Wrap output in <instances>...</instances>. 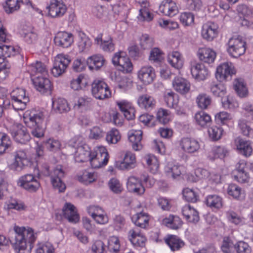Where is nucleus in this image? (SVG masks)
Wrapping results in <instances>:
<instances>
[{"instance_id": "62", "label": "nucleus", "mask_w": 253, "mask_h": 253, "mask_svg": "<svg viewBox=\"0 0 253 253\" xmlns=\"http://www.w3.org/2000/svg\"><path fill=\"white\" fill-rule=\"evenodd\" d=\"M231 119L229 114L225 112H222L215 116V120L217 124L225 125Z\"/></svg>"}, {"instance_id": "29", "label": "nucleus", "mask_w": 253, "mask_h": 253, "mask_svg": "<svg viewBox=\"0 0 253 253\" xmlns=\"http://www.w3.org/2000/svg\"><path fill=\"white\" fill-rule=\"evenodd\" d=\"M28 71L30 72L31 78L37 76H45L47 74L45 65L40 61H36L29 66Z\"/></svg>"}, {"instance_id": "25", "label": "nucleus", "mask_w": 253, "mask_h": 253, "mask_svg": "<svg viewBox=\"0 0 253 253\" xmlns=\"http://www.w3.org/2000/svg\"><path fill=\"white\" fill-rule=\"evenodd\" d=\"M95 43L100 45V48L105 52H112L115 49V44L113 43L112 38L108 35L107 40H103V34H99L95 39Z\"/></svg>"}, {"instance_id": "11", "label": "nucleus", "mask_w": 253, "mask_h": 253, "mask_svg": "<svg viewBox=\"0 0 253 253\" xmlns=\"http://www.w3.org/2000/svg\"><path fill=\"white\" fill-rule=\"evenodd\" d=\"M46 8L48 9V15L52 18L62 17L67 11L65 4L58 0H51Z\"/></svg>"}, {"instance_id": "43", "label": "nucleus", "mask_w": 253, "mask_h": 253, "mask_svg": "<svg viewBox=\"0 0 253 253\" xmlns=\"http://www.w3.org/2000/svg\"><path fill=\"white\" fill-rule=\"evenodd\" d=\"M206 203L211 209H219L222 207V199L216 195H210L207 196Z\"/></svg>"}, {"instance_id": "6", "label": "nucleus", "mask_w": 253, "mask_h": 253, "mask_svg": "<svg viewBox=\"0 0 253 253\" xmlns=\"http://www.w3.org/2000/svg\"><path fill=\"white\" fill-rule=\"evenodd\" d=\"M9 131L13 138L18 143L25 144L31 139L27 128L21 124L12 125Z\"/></svg>"}, {"instance_id": "28", "label": "nucleus", "mask_w": 253, "mask_h": 253, "mask_svg": "<svg viewBox=\"0 0 253 253\" xmlns=\"http://www.w3.org/2000/svg\"><path fill=\"white\" fill-rule=\"evenodd\" d=\"M197 56L201 61L210 64L214 62L216 57V53L210 48H202L199 49Z\"/></svg>"}, {"instance_id": "22", "label": "nucleus", "mask_w": 253, "mask_h": 253, "mask_svg": "<svg viewBox=\"0 0 253 253\" xmlns=\"http://www.w3.org/2000/svg\"><path fill=\"white\" fill-rule=\"evenodd\" d=\"M15 161L10 165L11 169L20 171L22 169L26 163L28 162L27 155L24 150H19L15 152Z\"/></svg>"}, {"instance_id": "9", "label": "nucleus", "mask_w": 253, "mask_h": 253, "mask_svg": "<svg viewBox=\"0 0 253 253\" xmlns=\"http://www.w3.org/2000/svg\"><path fill=\"white\" fill-rule=\"evenodd\" d=\"M236 70L231 63H224L216 69L215 77L220 82L231 80L232 75L236 74Z\"/></svg>"}, {"instance_id": "7", "label": "nucleus", "mask_w": 253, "mask_h": 253, "mask_svg": "<svg viewBox=\"0 0 253 253\" xmlns=\"http://www.w3.org/2000/svg\"><path fill=\"white\" fill-rule=\"evenodd\" d=\"M71 62V59L68 55L60 54L57 55L54 60L53 68L51 70L52 75L58 77L66 72Z\"/></svg>"}, {"instance_id": "50", "label": "nucleus", "mask_w": 253, "mask_h": 253, "mask_svg": "<svg viewBox=\"0 0 253 253\" xmlns=\"http://www.w3.org/2000/svg\"><path fill=\"white\" fill-rule=\"evenodd\" d=\"M196 102L199 108L206 109L211 104V97L206 94H201L197 97Z\"/></svg>"}, {"instance_id": "8", "label": "nucleus", "mask_w": 253, "mask_h": 253, "mask_svg": "<svg viewBox=\"0 0 253 253\" xmlns=\"http://www.w3.org/2000/svg\"><path fill=\"white\" fill-rule=\"evenodd\" d=\"M18 184L20 187L31 192H36L41 185L36 177L31 174H25L20 177Z\"/></svg>"}, {"instance_id": "10", "label": "nucleus", "mask_w": 253, "mask_h": 253, "mask_svg": "<svg viewBox=\"0 0 253 253\" xmlns=\"http://www.w3.org/2000/svg\"><path fill=\"white\" fill-rule=\"evenodd\" d=\"M36 89L42 94L50 93L52 85L50 81L45 76H37L32 78Z\"/></svg>"}, {"instance_id": "1", "label": "nucleus", "mask_w": 253, "mask_h": 253, "mask_svg": "<svg viewBox=\"0 0 253 253\" xmlns=\"http://www.w3.org/2000/svg\"><path fill=\"white\" fill-rule=\"evenodd\" d=\"M14 233L8 239L0 235V247L7 246L10 242L14 250L18 253H28L27 243L32 244L36 240L34 230L30 227L15 226Z\"/></svg>"}, {"instance_id": "30", "label": "nucleus", "mask_w": 253, "mask_h": 253, "mask_svg": "<svg viewBox=\"0 0 253 253\" xmlns=\"http://www.w3.org/2000/svg\"><path fill=\"white\" fill-rule=\"evenodd\" d=\"M227 192L230 196L235 200L243 201L245 199L246 193L245 191L235 184H229Z\"/></svg>"}, {"instance_id": "35", "label": "nucleus", "mask_w": 253, "mask_h": 253, "mask_svg": "<svg viewBox=\"0 0 253 253\" xmlns=\"http://www.w3.org/2000/svg\"><path fill=\"white\" fill-rule=\"evenodd\" d=\"M162 223L169 228L177 229L181 226L182 221L178 216L169 215L162 220Z\"/></svg>"}, {"instance_id": "19", "label": "nucleus", "mask_w": 253, "mask_h": 253, "mask_svg": "<svg viewBox=\"0 0 253 253\" xmlns=\"http://www.w3.org/2000/svg\"><path fill=\"white\" fill-rule=\"evenodd\" d=\"M159 10L166 16L172 17L178 12V8L172 0H164L159 6Z\"/></svg>"}, {"instance_id": "36", "label": "nucleus", "mask_w": 253, "mask_h": 253, "mask_svg": "<svg viewBox=\"0 0 253 253\" xmlns=\"http://www.w3.org/2000/svg\"><path fill=\"white\" fill-rule=\"evenodd\" d=\"M233 86L236 93L240 97L244 98L248 95V89L243 79H236Z\"/></svg>"}, {"instance_id": "42", "label": "nucleus", "mask_w": 253, "mask_h": 253, "mask_svg": "<svg viewBox=\"0 0 253 253\" xmlns=\"http://www.w3.org/2000/svg\"><path fill=\"white\" fill-rule=\"evenodd\" d=\"M168 61L173 67L176 69L181 68L183 64L181 54L177 51L169 53L168 57Z\"/></svg>"}, {"instance_id": "60", "label": "nucleus", "mask_w": 253, "mask_h": 253, "mask_svg": "<svg viewBox=\"0 0 253 253\" xmlns=\"http://www.w3.org/2000/svg\"><path fill=\"white\" fill-rule=\"evenodd\" d=\"M180 21L184 26H190L194 23V15L189 12H183L181 13Z\"/></svg>"}, {"instance_id": "37", "label": "nucleus", "mask_w": 253, "mask_h": 253, "mask_svg": "<svg viewBox=\"0 0 253 253\" xmlns=\"http://www.w3.org/2000/svg\"><path fill=\"white\" fill-rule=\"evenodd\" d=\"M105 62L104 57L100 54L90 56L87 60V64L90 69L98 70L102 67Z\"/></svg>"}, {"instance_id": "33", "label": "nucleus", "mask_w": 253, "mask_h": 253, "mask_svg": "<svg viewBox=\"0 0 253 253\" xmlns=\"http://www.w3.org/2000/svg\"><path fill=\"white\" fill-rule=\"evenodd\" d=\"M137 103L140 107L149 110L155 106L156 101L152 96L146 94L139 96Z\"/></svg>"}, {"instance_id": "17", "label": "nucleus", "mask_w": 253, "mask_h": 253, "mask_svg": "<svg viewBox=\"0 0 253 253\" xmlns=\"http://www.w3.org/2000/svg\"><path fill=\"white\" fill-rule=\"evenodd\" d=\"M192 77L198 81L205 80L209 75L208 69L201 63L194 62L191 66Z\"/></svg>"}, {"instance_id": "48", "label": "nucleus", "mask_w": 253, "mask_h": 253, "mask_svg": "<svg viewBox=\"0 0 253 253\" xmlns=\"http://www.w3.org/2000/svg\"><path fill=\"white\" fill-rule=\"evenodd\" d=\"M87 84V82L84 76L80 74L76 79H73L70 82V86L74 90H79L85 87Z\"/></svg>"}, {"instance_id": "45", "label": "nucleus", "mask_w": 253, "mask_h": 253, "mask_svg": "<svg viewBox=\"0 0 253 253\" xmlns=\"http://www.w3.org/2000/svg\"><path fill=\"white\" fill-rule=\"evenodd\" d=\"M210 90L215 97L222 98L226 94V88L221 83H212L210 85Z\"/></svg>"}, {"instance_id": "15", "label": "nucleus", "mask_w": 253, "mask_h": 253, "mask_svg": "<svg viewBox=\"0 0 253 253\" xmlns=\"http://www.w3.org/2000/svg\"><path fill=\"white\" fill-rule=\"evenodd\" d=\"M179 145L182 150L188 154L197 152L200 148L197 140L189 137L182 138L179 142Z\"/></svg>"}, {"instance_id": "5", "label": "nucleus", "mask_w": 253, "mask_h": 253, "mask_svg": "<svg viewBox=\"0 0 253 253\" xmlns=\"http://www.w3.org/2000/svg\"><path fill=\"white\" fill-rule=\"evenodd\" d=\"M91 94L97 99L104 100L111 96V92L104 81L94 80L91 84Z\"/></svg>"}, {"instance_id": "12", "label": "nucleus", "mask_w": 253, "mask_h": 253, "mask_svg": "<svg viewBox=\"0 0 253 253\" xmlns=\"http://www.w3.org/2000/svg\"><path fill=\"white\" fill-rule=\"evenodd\" d=\"M112 62L115 65L119 66V70L124 73L131 72L133 66L127 57L121 56L120 53H116L113 58Z\"/></svg>"}, {"instance_id": "23", "label": "nucleus", "mask_w": 253, "mask_h": 253, "mask_svg": "<svg viewBox=\"0 0 253 253\" xmlns=\"http://www.w3.org/2000/svg\"><path fill=\"white\" fill-rule=\"evenodd\" d=\"M217 26L214 23H208L203 26L202 36L208 41H211L217 35Z\"/></svg>"}, {"instance_id": "52", "label": "nucleus", "mask_w": 253, "mask_h": 253, "mask_svg": "<svg viewBox=\"0 0 253 253\" xmlns=\"http://www.w3.org/2000/svg\"><path fill=\"white\" fill-rule=\"evenodd\" d=\"M183 195L185 200L188 202L196 203L199 199V196L197 193L188 188L183 189Z\"/></svg>"}, {"instance_id": "26", "label": "nucleus", "mask_w": 253, "mask_h": 253, "mask_svg": "<svg viewBox=\"0 0 253 253\" xmlns=\"http://www.w3.org/2000/svg\"><path fill=\"white\" fill-rule=\"evenodd\" d=\"M165 242L172 251L180 250L184 245V242L178 237L174 235H168L164 238Z\"/></svg>"}, {"instance_id": "2", "label": "nucleus", "mask_w": 253, "mask_h": 253, "mask_svg": "<svg viewBox=\"0 0 253 253\" xmlns=\"http://www.w3.org/2000/svg\"><path fill=\"white\" fill-rule=\"evenodd\" d=\"M25 115V119L29 120L26 123L27 126L31 128V134L38 138L42 137L45 129L43 112L34 110L30 112H27Z\"/></svg>"}, {"instance_id": "40", "label": "nucleus", "mask_w": 253, "mask_h": 253, "mask_svg": "<svg viewBox=\"0 0 253 253\" xmlns=\"http://www.w3.org/2000/svg\"><path fill=\"white\" fill-rule=\"evenodd\" d=\"M53 108L56 112L62 114L66 113L70 110L67 101L63 98H58L52 102Z\"/></svg>"}, {"instance_id": "13", "label": "nucleus", "mask_w": 253, "mask_h": 253, "mask_svg": "<svg viewBox=\"0 0 253 253\" xmlns=\"http://www.w3.org/2000/svg\"><path fill=\"white\" fill-rule=\"evenodd\" d=\"M234 144L239 154L245 157H249L253 153L251 142L238 137L234 140Z\"/></svg>"}, {"instance_id": "38", "label": "nucleus", "mask_w": 253, "mask_h": 253, "mask_svg": "<svg viewBox=\"0 0 253 253\" xmlns=\"http://www.w3.org/2000/svg\"><path fill=\"white\" fill-rule=\"evenodd\" d=\"M132 220L136 226L145 228L148 226L149 217L147 213L142 211L133 215Z\"/></svg>"}, {"instance_id": "64", "label": "nucleus", "mask_w": 253, "mask_h": 253, "mask_svg": "<svg viewBox=\"0 0 253 253\" xmlns=\"http://www.w3.org/2000/svg\"><path fill=\"white\" fill-rule=\"evenodd\" d=\"M186 7L191 11H199L202 5L201 0H186Z\"/></svg>"}, {"instance_id": "61", "label": "nucleus", "mask_w": 253, "mask_h": 253, "mask_svg": "<svg viewBox=\"0 0 253 253\" xmlns=\"http://www.w3.org/2000/svg\"><path fill=\"white\" fill-rule=\"evenodd\" d=\"M234 248L237 253H251V248L244 241H239L235 245Z\"/></svg>"}, {"instance_id": "59", "label": "nucleus", "mask_w": 253, "mask_h": 253, "mask_svg": "<svg viewBox=\"0 0 253 253\" xmlns=\"http://www.w3.org/2000/svg\"><path fill=\"white\" fill-rule=\"evenodd\" d=\"M12 106L16 110H23L25 109L26 104L29 101L28 97H25L24 99H11Z\"/></svg>"}, {"instance_id": "24", "label": "nucleus", "mask_w": 253, "mask_h": 253, "mask_svg": "<svg viewBox=\"0 0 253 253\" xmlns=\"http://www.w3.org/2000/svg\"><path fill=\"white\" fill-rule=\"evenodd\" d=\"M127 188L130 192L137 195L143 194L145 192V188L141 180L134 176H130L128 178Z\"/></svg>"}, {"instance_id": "27", "label": "nucleus", "mask_w": 253, "mask_h": 253, "mask_svg": "<svg viewBox=\"0 0 253 253\" xmlns=\"http://www.w3.org/2000/svg\"><path fill=\"white\" fill-rule=\"evenodd\" d=\"M174 89L178 92L185 94L188 93L190 88L189 82L184 78L176 77L172 82Z\"/></svg>"}, {"instance_id": "54", "label": "nucleus", "mask_w": 253, "mask_h": 253, "mask_svg": "<svg viewBox=\"0 0 253 253\" xmlns=\"http://www.w3.org/2000/svg\"><path fill=\"white\" fill-rule=\"evenodd\" d=\"M10 64L7 60H2L0 58V80L3 81L9 75Z\"/></svg>"}, {"instance_id": "3", "label": "nucleus", "mask_w": 253, "mask_h": 253, "mask_svg": "<svg viewBox=\"0 0 253 253\" xmlns=\"http://www.w3.org/2000/svg\"><path fill=\"white\" fill-rule=\"evenodd\" d=\"M109 158V156L106 149L100 147L97 150L91 152L89 161L92 168L97 169L106 166Z\"/></svg>"}, {"instance_id": "34", "label": "nucleus", "mask_w": 253, "mask_h": 253, "mask_svg": "<svg viewBox=\"0 0 253 253\" xmlns=\"http://www.w3.org/2000/svg\"><path fill=\"white\" fill-rule=\"evenodd\" d=\"M182 212L189 222L196 223L199 220L198 212L190 205L185 206L182 209Z\"/></svg>"}, {"instance_id": "32", "label": "nucleus", "mask_w": 253, "mask_h": 253, "mask_svg": "<svg viewBox=\"0 0 253 253\" xmlns=\"http://www.w3.org/2000/svg\"><path fill=\"white\" fill-rule=\"evenodd\" d=\"M21 34L25 41L28 44H35L38 42V34L32 27H23Z\"/></svg>"}, {"instance_id": "63", "label": "nucleus", "mask_w": 253, "mask_h": 253, "mask_svg": "<svg viewBox=\"0 0 253 253\" xmlns=\"http://www.w3.org/2000/svg\"><path fill=\"white\" fill-rule=\"evenodd\" d=\"M86 65H87V60H85L84 59L79 58L74 61L72 68L74 71L80 72L85 69Z\"/></svg>"}, {"instance_id": "56", "label": "nucleus", "mask_w": 253, "mask_h": 253, "mask_svg": "<svg viewBox=\"0 0 253 253\" xmlns=\"http://www.w3.org/2000/svg\"><path fill=\"white\" fill-rule=\"evenodd\" d=\"M44 147L51 152H56L60 149L61 144L60 142L53 138H49L43 142Z\"/></svg>"}, {"instance_id": "47", "label": "nucleus", "mask_w": 253, "mask_h": 253, "mask_svg": "<svg viewBox=\"0 0 253 253\" xmlns=\"http://www.w3.org/2000/svg\"><path fill=\"white\" fill-rule=\"evenodd\" d=\"M208 158L211 160L217 158H224L228 153L227 149L223 146H215L213 148Z\"/></svg>"}, {"instance_id": "55", "label": "nucleus", "mask_w": 253, "mask_h": 253, "mask_svg": "<svg viewBox=\"0 0 253 253\" xmlns=\"http://www.w3.org/2000/svg\"><path fill=\"white\" fill-rule=\"evenodd\" d=\"M121 136L118 129L112 128L106 134V140L108 143L116 144L121 139Z\"/></svg>"}, {"instance_id": "44", "label": "nucleus", "mask_w": 253, "mask_h": 253, "mask_svg": "<svg viewBox=\"0 0 253 253\" xmlns=\"http://www.w3.org/2000/svg\"><path fill=\"white\" fill-rule=\"evenodd\" d=\"M164 100L169 107L177 108L179 99L178 95L176 93L172 91L166 92L164 95Z\"/></svg>"}, {"instance_id": "21", "label": "nucleus", "mask_w": 253, "mask_h": 253, "mask_svg": "<svg viewBox=\"0 0 253 253\" xmlns=\"http://www.w3.org/2000/svg\"><path fill=\"white\" fill-rule=\"evenodd\" d=\"M64 217L69 222L76 223L79 220V215L77 213L76 207L71 203H66L62 209Z\"/></svg>"}, {"instance_id": "58", "label": "nucleus", "mask_w": 253, "mask_h": 253, "mask_svg": "<svg viewBox=\"0 0 253 253\" xmlns=\"http://www.w3.org/2000/svg\"><path fill=\"white\" fill-rule=\"evenodd\" d=\"M157 120L161 124H167L170 120L169 113L168 111L160 108L157 113Z\"/></svg>"}, {"instance_id": "46", "label": "nucleus", "mask_w": 253, "mask_h": 253, "mask_svg": "<svg viewBox=\"0 0 253 253\" xmlns=\"http://www.w3.org/2000/svg\"><path fill=\"white\" fill-rule=\"evenodd\" d=\"M91 152L84 149V147L78 148L75 154V160L77 163H83L89 160Z\"/></svg>"}, {"instance_id": "41", "label": "nucleus", "mask_w": 253, "mask_h": 253, "mask_svg": "<svg viewBox=\"0 0 253 253\" xmlns=\"http://www.w3.org/2000/svg\"><path fill=\"white\" fill-rule=\"evenodd\" d=\"M195 119L197 124L203 127H208L211 124V116L203 111L197 113L195 115Z\"/></svg>"}, {"instance_id": "14", "label": "nucleus", "mask_w": 253, "mask_h": 253, "mask_svg": "<svg viewBox=\"0 0 253 253\" xmlns=\"http://www.w3.org/2000/svg\"><path fill=\"white\" fill-rule=\"evenodd\" d=\"M54 42L55 44L58 47L68 48L73 43V35L67 32H59L55 35Z\"/></svg>"}, {"instance_id": "49", "label": "nucleus", "mask_w": 253, "mask_h": 253, "mask_svg": "<svg viewBox=\"0 0 253 253\" xmlns=\"http://www.w3.org/2000/svg\"><path fill=\"white\" fill-rule=\"evenodd\" d=\"M223 129L217 126H212L208 129V134L210 138L214 141L219 140L223 134Z\"/></svg>"}, {"instance_id": "51", "label": "nucleus", "mask_w": 253, "mask_h": 253, "mask_svg": "<svg viewBox=\"0 0 253 253\" xmlns=\"http://www.w3.org/2000/svg\"><path fill=\"white\" fill-rule=\"evenodd\" d=\"M5 11L8 13H12L20 8L19 0H7L3 5Z\"/></svg>"}, {"instance_id": "57", "label": "nucleus", "mask_w": 253, "mask_h": 253, "mask_svg": "<svg viewBox=\"0 0 253 253\" xmlns=\"http://www.w3.org/2000/svg\"><path fill=\"white\" fill-rule=\"evenodd\" d=\"M165 171L168 176L175 178L181 174L180 167L177 165H168L165 168Z\"/></svg>"}, {"instance_id": "4", "label": "nucleus", "mask_w": 253, "mask_h": 253, "mask_svg": "<svg viewBox=\"0 0 253 253\" xmlns=\"http://www.w3.org/2000/svg\"><path fill=\"white\" fill-rule=\"evenodd\" d=\"M227 51L231 56L238 58L246 51V42L241 37H232L228 42Z\"/></svg>"}, {"instance_id": "31", "label": "nucleus", "mask_w": 253, "mask_h": 253, "mask_svg": "<svg viewBox=\"0 0 253 253\" xmlns=\"http://www.w3.org/2000/svg\"><path fill=\"white\" fill-rule=\"evenodd\" d=\"M143 132L141 130H135L131 133L128 137V139L131 143V146L135 151H139L142 149L143 145L141 143Z\"/></svg>"}, {"instance_id": "20", "label": "nucleus", "mask_w": 253, "mask_h": 253, "mask_svg": "<svg viewBox=\"0 0 253 253\" xmlns=\"http://www.w3.org/2000/svg\"><path fill=\"white\" fill-rule=\"evenodd\" d=\"M128 239L133 245L136 247L144 246L146 241L145 236L137 228L129 231Z\"/></svg>"}, {"instance_id": "53", "label": "nucleus", "mask_w": 253, "mask_h": 253, "mask_svg": "<svg viewBox=\"0 0 253 253\" xmlns=\"http://www.w3.org/2000/svg\"><path fill=\"white\" fill-rule=\"evenodd\" d=\"M147 165L150 167L151 171L153 173L156 172L159 169V164L157 158L153 155H147L145 157Z\"/></svg>"}, {"instance_id": "39", "label": "nucleus", "mask_w": 253, "mask_h": 253, "mask_svg": "<svg viewBox=\"0 0 253 253\" xmlns=\"http://www.w3.org/2000/svg\"><path fill=\"white\" fill-rule=\"evenodd\" d=\"M12 142L9 136L3 132H0V155L10 150Z\"/></svg>"}, {"instance_id": "16", "label": "nucleus", "mask_w": 253, "mask_h": 253, "mask_svg": "<svg viewBox=\"0 0 253 253\" xmlns=\"http://www.w3.org/2000/svg\"><path fill=\"white\" fill-rule=\"evenodd\" d=\"M138 77L144 84H150L156 77L155 70L150 66H143L139 70Z\"/></svg>"}, {"instance_id": "18", "label": "nucleus", "mask_w": 253, "mask_h": 253, "mask_svg": "<svg viewBox=\"0 0 253 253\" xmlns=\"http://www.w3.org/2000/svg\"><path fill=\"white\" fill-rule=\"evenodd\" d=\"M117 167L121 170H129L134 169L136 166L135 154L131 152H127L123 161L117 162Z\"/></svg>"}]
</instances>
